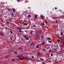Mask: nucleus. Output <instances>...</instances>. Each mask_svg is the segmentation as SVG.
<instances>
[{"instance_id":"obj_1","label":"nucleus","mask_w":64,"mask_h":64,"mask_svg":"<svg viewBox=\"0 0 64 64\" xmlns=\"http://www.w3.org/2000/svg\"><path fill=\"white\" fill-rule=\"evenodd\" d=\"M27 56L24 57V56H22V58H20L21 60H25V59H27Z\"/></svg>"},{"instance_id":"obj_2","label":"nucleus","mask_w":64,"mask_h":64,"mask_svg":"<svg viewBox=\"0 0 64 64\" xmlns=\"http://www.w3.org/2000/svg\"><path fill=\"white\" fill-rule=\"evenodd\" d=\"M23 36L24 37V38H25L26 40H29V38L27 37V36H26L25 35H24Z\"/></svg>"},{"instance_id":"obj_3","label":"nucleus","mask_w":64,"mask_h":64,"mask_svg":"<svg viewBox=\"0 0 64 64\" xmlns=\"http://www.w3.org/2000/svg\"><path fill=\"white\" fill-rule=\"evenodd\" d=\"M62 45H61V46L62 47H64V42H61Z\"/></svg>"},{"instance_id":"obj_4","label":"nucleus","mask_w":64,"mask_h":64,"mask_svg":"<svg viewBox=\"0 0 64 64\" xmlns=\"http://www.w3.org/2000/svg\"><path fill=\"white\" fill-rule=\"evenodd\" d=\"M54 48L56 49H57L58 47V46L57 45H54Z\"/></svg>"},{"instance_id":"obj_5","label":"nucleus","mask_w":64,"mask_h":64,"mask_svg":"<svg viewBox=\"0 0 64 64\" xmlns=\"http://www.w3.org/2000/svg\"><path fill=\"white\" fill-rule=\"evenodd\" d=\"M36 35V36L37 38H38V39H40V38L39 37V36H40V35H39V34H37Z\"/></svg>"},{"instance_id":"obj_6","label":"nucleus","mask_w":64,"mask_h":64,"mask_svg":"<svg viewBox=\"0 0 64 64\" xmlns=\"http://www.w3.org/2000/svg\"><path fill=\"white\" fill-rule=\"evenodd\" d=\"M23 55H19L18 56H17V57H18V58H21L22 57Z\"/></svg>"},{"instance_id":"obj_7","label":"nucleus","mask_w":64,"mask_h":64,"mask_svg":"<svg viewBox=\"0 0 64 64\" xmlns=\"http://www.w3.org/2000/svg\"><path fill=\"white\" fill-rule=\"evenodd\" d=\"M34 42H32L30 43V45H31V46H33L34 45Z\"/></svg>"},{"instance_id":"obj_8","label":"nucleus","mask_w":64,"mask_h":64,"mask_svg":"<svg viewBox=\"0 0 64 64\" xmlns=\"http://www.w3.org/2000/svg\"><path fill=\"white\" fill-rule=\"evenodd\" d=\"M42 32V30H38V33L39 34H40Z\"/></svg>"},{"instance_id":"obj_9","label":"nucleus","mask_w":64,"mask_h":64,"mask_svg":"<svg viewBox=\"0 0 64 64\" xmlns=\"http://www.w3.org/2000/svg\"><path fill=\"white\" fill-rule=\"evenodd\" d=\"M40 60L42 61H44V59L40 58Z\"/></svg>"},{"instance_id":"obj_10","label":"nucleus","mask_w":64,"mask_h":64,"mask_svg":"<svg viewBox=\"0 0 64 64\" xmlns=\"http://www.w3.org/2000/svg\"><path fill=\"white\" fill-rule=\"evenodd\" d=\"M46 39L47 40H51V38H48V37L47 38H46Z\"/></svg>"},{"instance_id":"obj_11","label":"nucleus","mask_w":64,"mask_h":64,"mask_svg":"<svg viewBox=\"0 0 64 64\" xmlns=\"http://www.w3.org/2000/svg\"><path fill=\"white\" fill-rule=\"evenodd\" d=\"M12 52H13V50H10L9 51V53H12Z\"/></svg>"},{"instance_id":"obj_12","label":"nucleus","mask_w":64,"mask_h":64,"mask_svg":"<svg viewBox=\"0 0 64 64\" xmlns=\"http://www.w3.org/2000/svg\"><path fill=\"white\" fill-rule=\"evenodd\" d=\"M35 56H34V55L33 54L32 56V58H35Z\"/></svg>"},{"instance_id":"obj_13","label":"nucleus","mask_w":64,"mask_h":64,"mask_svg":"<svg viewBox=\"0 0 64 64\" xmlns=\"http://www.w3.org/2000/svg\"><path fill=\"white\" fill-rule=\"evenodd\" d=\"M33 32V31H31L30 32V34H32V35H33V34H32Z\"/></svg>"},{"instance_id":"obj_14","label":"nucleus","mask_w":64,"mask_h":64,"mask_svg":"<svg viewBox=\"0 0 64 64\" xmlns=\"http://www.w3.org/2000/svg\"><path fill=\"white\" fill-rule=\"evenodd\" d=\"M27 24H28L27 23H24V25H25L26 26H27Z\"/></svg>"},{"instance_id":"obj_15","label":"nucleus","mask_w":64,"mask_h":64,"mask_svg":"<svg viewBox=\"0 0 64 64\" xmlns=\"http://www.w3.org/2000/svg\"><path fill=\"white\" fill-rule=\"evenodd\" d=\"M61 32H60V34L61 35H63V32L62 31H61Z\"/></svg>"},{"instance_id":"obj_16","label":"nucleus","mask_w":64,"mask_h":64,"mask_svg":"<svg viewBox=\"0 0 64 64\" xmlns=\"http://www.w3.org/2000/svg\"><path fill=\"white\" fill-rule=\"evenodd\" d=\"M16 15L17 16H19V14L16 13Z\"/></svg>"},{"instance_id":"obj_17","label":"nucleus","mask_w":64,"mask_h":64,"mask_svg":"<svg viewBox=\"0 0 64 64\" xmlns=\"http://www.w3.org/2000/svg\"><path fill=\"white\" fill-rule=\"evenodd\" d=\"M37 15H36L35 16V18H36V19H37Z\"/></svg>"},{"instance_id":"obj_18","label":"nucleus","mask_w":64,"mask_h":64,"mask_svg":"<svg viewBox=\"0 0 64 64\" xmlns=\"http://www.w3.org/2000/svg\"><path fill=\"white\" fill-rule=\"evenodd\" d=\"M31 15L30 14L28 15V18H30V17H31Z\"/></svg>"},{"instance_id":"obj_19","label":"nucleus","mask_w":64,"mask_h":64,"mask_svg":"<svg viewBox=\"0 0 64 64\" xmlns=\"http://www.w3.org/2000/svg\"><path fill=\"white\" fill-rule=\"evenodd\" d=\"M33 27H35V28L36 27V25H35V24L33 25Z\"/></svg>"},{"instance_id":"obj_20","label":"nucleus","mask_w":64,"mask_h":64,"mask_svg":"<svg viewBox=\"0 0 64 64\" xmlns=\"http://www.w3.org/2000/svg\"><path fill=\"white\" fill-rule=\"evenodd\" d=\"M18 50H22V48L21 47L20 48H18Z\"/></svg>"},{"instance_id":"obj_21","label":"nucleus","mask_w":64,"mask_h":64,"mask_svg":"<svg viewBox=\"0 0 64 64\" xmlns=\"http://www.w3.org/2000/svg\"><path fill=\"white\" fill-rule=\"evenodd\" d=\"M14 53L15 54H17V52H16L14 51Z\"/></svg>"},{"instance_id":"obj_22","label":"nucleus","mask_w":64,"mask_h":64,"mask_svg":"<svg viewBox=\"0 0 64 64\" xmlns=\"http://www.w3.org/2000/svg\"><path fill=\"white\" fill-rule=\"evenodd\" d=\"M9 56H10V54H8L6 56V57H9Z\"/></svg>"},{"instance_id":"obj_23","label":"nucleus","mask_w":64,"mask_h":64,"mask_svg":"<svg viewBox=\"0 0 64 64\" xmlns=\"http://www.w3.org/2000/svg\"><path fill=\"white\" fill-rule=\"evenodd\" d=\"M0 34H1V35H2V36H3V34L2 32H0Z\"/></svg>"},{"instance_id":"obj_24","label":"nucleus","mask_w":64,"mask_h":64,"mask_svg":"<svg viewBox=\"0 0 64 64\" xmlns=\"http://www.w3.org/2000/svg\"><path fill=\"white\" fill-rule=\"evenodd\" d=\"M36 47L37 48H39V46H38V45H37L36 46Z\"/></svg>"},{"instance_id":"obj_25","label":"nucleus","mask_w":64,"mask_h":64,"mask_svg":"<svg viewBox=\"0 0 64 64\" xmlns=\"http://www.w3.org/2000/svg\"><path fill=\"white\" fill-rule=\"evenodd\" d=\"M0 22H3V20H2V19H1L0 20Z\"/></svg>"},{"instance_id":"obj_26","label":"nucleus","mask_w":64,"mask_h":64,"mask_svg":"<svg viewBox=\"0 0 64 64\" xmlns=\"http://www.w3.org/2000/svg\"><path fill=\"white\" fill-rule=\"evenodd\" d=\"M40 17L41 18H43V15H40Z\"/></svg>"},{"instance_id":"obj_27","label":"nucleus","mask_w":64,"mask_h":64,"mask_svg":"<svg viewBox=\"0 0 64 64\" xmlns=\"http://www.w3.org/2000/svg\"><path fill=\"white\" fill-rule=\"evenodd\" d=\"M52 50H49L48 52H52Z\"/></svg>"},{"instance_id":"obj_28","label":"nucleus","mask_w":64,"mask_h":64,"mask_svg":"<svg viewBox=\"0 0 64 64\" xmlns=\"http://www.w3.org/2000/svg\"><path fill=\"white\" fill-rule=\"evenodd\" d=\"M58 42H60V40L59 39H58L57 40Z\"/></svg>"},{"instance_id":"obj_29","label":"nucleus","mask_w":64,"mask_h":64,"mask_svg":"<svg viewBox=\"0 0 64 64\" xmlns=\"http://www.w3.org/2000/svg\"><path fill=\"white\" fill-rule=\"evenodd\" d=\"M10 33H11V34H13V32H12V31H10Z\"/></svg>"},{"instance_id":"obj_30","label":"nucleus","mask_w":64,"mask_h":64,"mask_svg":"<svg viewBox=\"0 0 64 64\" xmlns=\"http://www.w3.org/2000/svg\"><path fill=\"white\" fill-rule=\"evenodd\" d=\"M48 42H50V43H52V41H48Z\"/></svg>"},{"instance_id":"obj_31","label":"nucleus","mask_w":64,"mask_h":64,"mask_svg":"<svg viewBox=\"0 0 64 64\" xmlns=\"http://www.w3.org/2000/svg\"><path fill=\"white\" fill-rule=\"evenodd\" d=\"M42 50H43L44 51H45V49H42Z\"/></svg>"},{"instance_id":"obj_32","label":"nucleus","mask_w":64,"mask_h":64,"mask_svg":"<svg viewBox=\"0 0 64 64\" xmlns=\"http://www.w3.org/2000/svg\"><path fill=\"white\" fill-rule=\"evenodd\" d=\"M53 54H50V56H52H52H53Z\"/></svg>"},{"instance_id":"obj_33","label":"nucleus","mask_w":64,"mask_h":64,"mask_svg":"<svg viewBox=\"0 0 64 64\" xmlns=\"http://www.w3.org/2000/svg\"><path fill=\"white\" fill-rule=\"evenodd\" d=\"M54 51H57V49H56L54 48Z\"/></svg>"},{"instance_id":"obj_34","label":"nucleus","mask_w":64,"mask_h":64,"mask_svg":"<svg viewBox=\"0 0 64 64\" xmlns=\"http://www.w3.org/2000/svg\"><path fill=\"white\" fill-rule=\"evenodd\" d=\"M42 45H44V42H42Z\"/></svg>"},{"instance_id":"obj_35","label":"nucleus","mask_w":64,"mask_h":64,"mask_svg":"<svg viewBox=\"0 0 64 64\" xmlns=\"http://www.w3.org/2000/svg\"><path fill=\"white\" fill-rule=\"evenodd\" d=\"M43 37H44V36H42V37H41V38H42V39H44V38H43Z\"/></svg>"},{"instance_id":"obj_36","label":"nucleus","mask_w":64,"mask_h":64,"mask_svg":"<svg viewBox=\"0 0 64 64\" xmlns=\"http://www.w3.org/2000/svg\"><path fill=\"white\" fill-rule=\"evenodd\" d=\"M15 9H13V12H15Z\"/></svg>"},{"instance_id":"obj_37","label":"nucleus","mask_w":64,"mask_h":64,"mask_svg":"<svg viewBox=\"0 0 64 64\" xmlns=\"http://www.w3.org/2000/svg\"><path fill=\"white\" fill-rule=\"evenodd\" d=\"M42 25H44V24L43 22H42Z\"/></svg>"},{"instance_id":"obj_38","label":"nucleus","mask_w":64,"mask_h":64,"mask_svg":"<svg viewBox=\"0 0 64 64\" xmlns=\"http://www.w3.org/2000/svg\"><path fill=\"white\" fill-rule=\"evenodd\" d=\"M19 32L20 33H21V32H22L21 30H19Z\"/></svg>"},{"instance_id":"obj_39","label":"nucleus","mask_w":64,"mask_h":64,"mask_svg":"<svg viewBox=\"0 0 64 64\" xmlns=\"http://www.w3.org/2000/svg\"><path fill=\"white\" fill-rule=\"evenodd\" d=\"M14 61H15V60L13 58H12V61L14 62Z\"/></svg>"},{"instance_id":"obj_40","label":"nucleus","mask_w":64,"mask_h":64,"mask_svg":"<svg viewBox=\"0 0 64 64\" xmlns=\"http://www.w3.org/2000/svg\"><path fill=\"white\" fill-rule=\"evenodd\" d=\"M8 11H10V9H8Z\"/></svg>"},{"instance_id":"obj_41","label":"nucleus","mask_w":64,"mask_h":64,"mask_svg":"<svg viewBox=\"0 0 64 64\" xmlns=\"http://www.w3.org/2000/svg\"><path fill=\"white\" fill-rule=\"evenodd\" d=\"M9 30L10 31H12V30H11V29H10V28H9Z\"/></svg>"},{"instance_id":"obj_42","label":"nucleus","mask_w":64,"mask_h":64,"mask_svg":"<svg viewBox=\"0 0 64 64\" xmlns=\"http://www.w3.org/2000/svg\"><path fill=\"white\" fill-rule=\"evenodd\" d=\"M42 64H45V63L44 62H42Z\"/></svg>"},{"instance_id":"obj_43","label":"nucleus","mask_w":64,"mask_h":64,"mask_svg":"<svg viewBox=\"0 0 64 64\" xmlns=\"http://www.w3.org/2000/svg\"><path fill=\"white\" fill-rule=\"evenodd\" d=\"M24 22H21L22 24H24Z\"/></svg>"},{"instance_id":"obj_44","label":"nucleus","mask_w":64,"mask_h":64,"mask_svg":"<svg viewBox=\"0 0 64 64\" xmlns=\"http://www.w3.org/2000/svg\"><path fill=\"white\" fill-rule=\"evenodd\" d=\"M10 39H11V40H12V38H10Z\"/></svg>"},{"instance_id":"obj_45","label":"nucleus","mask_w":64,"mask_h":64,"mask_svg":"<svg viewBox=\"0 0 64 64\" xmlns=\"http://www.w3.org/2000/svg\"><path fill=\"white\" fill-rule=\"evenodd\" d=\"M56 23H57V22H58L57 20H56Z\"/></svg>"},{"instance_id":"obj_46","label":"nucleus","mask_w":64,"mask_h":64,"mask_svg":"<svg viewBox=\"0 0 64 64\" xmlns=\"http://www.w3.org/2000/svg\"><path fill=\"white\" fill-rule=\"evenodd\" d=\"M36 19V18H34V21H35Z\"/></svg>"},{"instance_id":"obj_47","label":"nucleus","mask_w":64,"mask_h":64,"mask_svg":"<svg viewBox=\"0 0 64 64\" xmlns=\"http://www.w3.org/2000/svg\"><path fill=\"white\" fill-rule=\"evenodd\" d=\"M7 16H5L4 17L5 18H7Z\"/></svg>"},{"instance_id":"obj_48","label":"nucleus","mask_w":64,"mask_h":64,"mask_svg":"<svg viewBox=\"0 0 64 64\" xmlns=\"http://www.w3.org/2000/svg\"><path fill=\"white\" fill-rule=\"evenodd\" d=\"M57 60V58H56V60H55L54 61H56V60Z\"/></svg>"},{"instance_id":"obj_49","label":"nucleus","mask_w":64,"mask_h":64,"mask_svg":"<svg viewBox=\"0 0 64 64\" xmlns=\"http://www.w3.org/2000/svg\"><path fill=\"white\" fill-rule=\"evenodd\" d=\"M49 62H50L51 63L52 62L51 61H49Z\"/></svg>"},{"instance_id":"obj_50","label":"nucleus","mask_w":64,"mask_h":64,"mask_svg":"<svg viewBox=\"0 0 64 64\" xmlns=\"http://www.w3.org/2000/svg\"><path fill=\"white\" fill-rule=\"evenodd\" d=\"M4 28L6 29H7V28Z\"/></svg>"},{"instance_id":"obj_51","label":"nucleus","mask_w":64,"mask_h":64,"mask_svg":"<svg viewBox=\"0 0 64 64\" xmlns=\"http://www.w3.org/2000/svg\"><path fill=\"white\" fill-rule=\"evenodd\" d=\"M62 51L63 52H64V50H62Z\"/></svg>"},{"instance_id":"obj_52","label":"nucleus","mask_w":64,"mask_h":64,"mask_svg":"<svg viewBox=\"0 0 64 64\" xmlns=\"http://www.w3.org/2000/svg\"><path fill=\"white\" fill-rule=\"evenodd\" d=\"M1 4H4V3H3V2H2V3H1Z\"/></svg>"},{"instance_id":"obj_53","label":"nucleus","mask_w":64,"mask_h":64,"mask_svg":"<svg viewBox=\"0 0 64 64\" xmlns=\"http://www.w3.org/2000/svg\"><path fill=\"white\" fill-rule=\"evenodd\" d=\"M52 18L54 19H55V18L53 17H52Z\"/></svg>"},{"instance_id":"obj_54","label":"nucleus","mask_w":64,"mask_h":64,"mask_svg":"<svg viewBox=\"0 0 64 64\" xmlns=\"http://www.w3.org/2000/svg\"><path fill=\"white\" fill-rule=\"evenodd\" d=\"M12 16H13V13H12Z\"/></svg>"},{"instance_id":"obj_55","label":"nucleus","mask_w":64,"mask_h":64,"mask_svg":"<svg viewBox=\"0 0 64 64\" xmlns=\"http://www.w3.org/2000/svg\"><path fill=\"white\" fill-rule=\"evenodd\" d=\"M20 2V1L19 0H18V2Z\"/></svg>"},{"instance_id":"obj_56","label":"nucleus","mask_w":64,"mask_h":64,"mask_svg":"<svg viewBox=\"0 0 64 64\" xmlns=\"http://www.w3.org/2000/svg\"><path fill=\"white\" fill-rule=\"evenodd\" d=\"M57 8H55V9H56V10H57Z\"/></svg>"},{"instance_id":"obj_57","label":"nucleus","mask_w":64,"mask_h":64,"mask_svg":"<svg viewBox=\"0 0 64 64\" xmlns=\"http://www.w3.org/2000/svg\"><path fill=\"white\" fill-rule=\"evenodd\" d=\"M25 31V32H26V33L27 32V31L25 30V31Z\"/></svg>"},{"instance_id":"obj_58","label":"nucleus","mask_w":64,"mask_h":64,"mask_svg":"<svg viewBox=\"0 0 64 64\" xmlns=\"http://www.w3.org/2000/svg\"><path fill=\"white\" fill-rule=\"evenodd\" d=\"M57 36H58V37H60V36H59L58 35Z\"/></svg>"},{"instance_id":"obj_59","label":"nucleus","mask_w":64,"mask_h":64,"mask_svg":"<svg viewBox=\"0 0 64 64\" xmlns=\"http://www.w3.org/2000/svg\"><path fill=\"white\" fill-rule=\"evenodd\" d=\"M46 23H48V22H46Z\"/></svg>"},{"instance_id":"obj_60","label":"nucleus","mask_w":64,"mask_h":64,"mask_svg":"<svg viewBox=\"0 0 64 64\" xmlns=\"http://www.w3.org/2000/svg\"><path fill=\"white\" fill-rule=\"evenodd\" d=\"M30 8V7H28V8Z\"/></svg>"},{"instance_id":"obj_61","label":"nucleus","mask_w":64,"mask_h":64,"mask_svg":"<svg viewBox=\"0 0 64 64\" xmlns=\"http://www.w3.org/2000/svg\"><path fill=\"white\" fill-rule=\"evenodd\" d=\"M36 29V28H34V29Z\"/></svg>"},{"instance_id":"obj_62","label":"nucleus","mask_w":64,"mask_h":64,"mask_svg":"<svg viewBox=\"0 0 64 64\" xmlns=\"http://www.w3.org/2000/svg\"><path fill=\"white\" fill-rule=\"evenodd\" d=\"M48 45H50V44H48Z\"/></svg>"},{"instance_id":"obj_63","label":"nucleus","mask_w":64,"mask_h":64,"mask_svg":"<svg viewBox=\"0 0 64 64\" xmlns=\"http://www.w3.org/2000/svg\"><path fill=\"white\" fill-rule=\"evenodd\" d=\"M48 48H47V49Z\"/></svg>"},{"instance_id":"obj_64","label":"nucleus","mask_w":64,"mask_h":64,"mask_svg":"<svg viewBox=\"0 0 64 64\" xmlns=\"http://www.w3.org/2000/svg\"><path fill=\"white\" fill-rule=\"evenodd\" d=\"M44 59H45H45H46V58H45Z\"/></svg>"}]
</instances>
